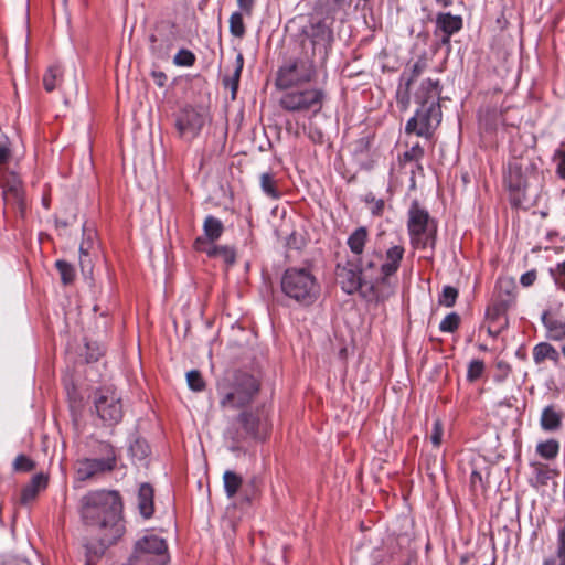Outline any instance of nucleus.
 Masks as SVG:
<instances>
[{
	"mask_svg": "<svg viewBox=\"0 0 565 565\" xmlns=\"http://www.w3.org/2000/svg\"><path fill=\"white\" fill-rule=\"evenodd\" d=\"M404 249H342L335 254V276L343 292L367 303H383L395 290L392 276Z\"/></svg>",
	"mask_w": 565,
	"mask_h": 565,
	"instance_id": "nucleus-1",
	"label": "nucleus"
},
{
	"mask_svg": "<svg viewBox=\"0 0 565 565\" xmlns=\"http://www.w3.org/2000/svg\"><path fill=\"white\" fill-rule=\"evenodd\" d=\"M122 499L116 490H92L81 498L79 514L85 525L99 530L98 545H86L88 555L99 557L125 533Z\"/></svg>",
	"mask_w": 565,
	"mask_h": 565,
	"instance_id": "nucleus-2",
	"label": "nucleus"
},
{
	"mask_svg": "<svg viewBox=\"0 0 565 565\" xmlns=\"http://www.w3.org/2000/svg\"><path fill=\"white\" fill-rule=\"evenodd\" d=\"M542 161L521 139H513L510 146V159L503 174L510 202L515 207L531 205L540 196L545 175Z\"/></svg>",
	"mask_w": 565,
	"mask_h": 565,
	"instance_id": "nucleus-3",
	"label": "nucleus"
},
{
	"mask_svg": "<svg viewBox=\"0 0 565 565\" xmlns=\"http://www.w3.org/2000/svg\"><path fill=\"white\" fill-rule=\"evenodd\" d=\"M320 63L309 55L306 41H301L299 54L287 57L278 67L275 77V86L278 90H288L313 82L318 76Z\"/></svg>",
	"mask_w": 565,
	"mask_h": 565,
	"instance_id": "nucleus-4",
	"label": "nucleus"
},
{
	"mask_svg": "<svg viewBox=\"0 0 565 565\" xmlns=\"http://www.w3.org/2000/svg\"><path fill=\"white\" fill-rule=\"evenodd\" d=\"M258 380L249 373L235 371L222 377L216 390L220 406L223 408H242L249 405L259 392Z\"/></svg>",
	"mask_w": 565,
	"mask_h": 565,
	"instance_id": "nucleus-5",
	"label": "nucleus"
},
{
	"mask_svg": "<svg viewBox=\"0 0 565 565\" xmlns=\"http://www.w3.org/2000/svg\"><path fill=\"white\" fill-rule=\"evenodd\" d=\"M280 285L282 292L302 307L313 305L320 295V285L307 267L287 268Z\"/></svg>",
	"mask_w": 565,
	"mask_h": 565,
	"instance_id": "nucleus-6",
	"label": "nucleus"
},
{
	"mask_svg": "<svg viewBox=\"0 0 565 565\" xmlns=\"http://www.w3.org/2000/svg\"><path fill=\"white\" fill-rule=\"evenodd\" d=\"M407 215V228L413 247H435L437 221L417 200L412 201Z\"/></svg>",
	"mask_w": 565,
	"mask_h": 565,
	"instance_id": "nucleus-7",
	"label": "nucleus"
},
{
	"mask_svg": "<svg viewBox=\"0 0 565 565\" xmlns=\"http://www.w3.org/2000/svg\"><path fill=\"white\" fill-rule=\"evenodd\" d=\"M301 34L309 47V55L317 58L321 66L326 65L332 44L334 42L333 30L324 20L311 22L302 29Z\"/></svg>",
	"mask_w": 565,
	"mask_h": 565,
	"instance_id": "nucleus-8",
	"label": "nucleus"
},
{
	"mask_svg": "<svg viewBox=\"0 0 565 565\" xmlns=\"http://www.w3.org/2000/svg\"><path fill=\"white\" fill-rule=\"evenodd\" d=\"M326 96V92L318 87L288 89L281 95L279 106L289 113L311 110L316 115L322 109Z\"/></svg>",
	"mask_w": 565,
	"mask_h": 565,
	"instance_id": "nucleus-9",
	"label": "nucleus"
},
{
	"mask_svg": "<svg viewBox=\"0 0 565 565\" xmlns=\"http://www.w3.org/2000/svg\"><path fill=\"white\" fill-rule=\"evenodd\" d=\"M95 413L105 426H115L124 417L120 393L113 386H104L93 394Z\"/></svg>",
	"mask_w": 565,
	"mask_h": 565,
	"instance_id": "nucleus-10",
	"label": "nucleus"
},
{
	"mask_svg": "<svg viewBox=\"0 0 565 565\" xmlns=\"http://www.w3.org/2000/svg\"><path fill=\"white\" fill-rule=\"evenodd\" d=\"M168 546L163 539L157 535H146L135 544L129 558L132 565H166Z\"/></svg>",
	"mask_w": 565,
	"mask_h": 565,
	"instance_id": "nucleus-11",
	"label": "nucleus"
},
{
	"mask_svg": "<svg viewBox=\"0 0 565 565\" xmlns=\"http://www.w3.org/2000/svg\"><path fill=\"white\" fill-rule=\"evenodd\" d=\"M441 120L439 103L428 106H419L415 115L408 119L405 126L406 134H415L418 137L429 138Z\"/></svg>",
	"mask_w": 565,
	"mask_h": 565,
	"instance_id": "nucleus-12",
	"label": "nucleus"
},
{
	"mask_svg": "<svg viewBox=\"0 0 565 565\" xmlns=\"http://www.w3.org/2000/svg\"><path fill=\"white\" fill-rule=\"evenodd\" d=\"M204 124V116L195 108L188 106L178 113L174 127L182 139L192 141L200 135Z\"/></svg>",
	"mask_w": 565,
	"mask_h": 565,
	"instance_id": "nucleus-13",
	"label": "nucleus"
},
{
	"mask_svg": "<svg viewBox=\"0 0 565 565\" xmlns=\"http://www.w3.org/2000/svg\"><path fill=\"white\" fill-rule=\"evenodd\" d=\"M115 470L108 461H103L96 458H82L75 463V480L85 482L98 476L111 472Z\"/></svg>",
	"mask_w": 565,
	"mask_h": 565,
	"instance_id": "nucleus-14",
	"label": "nucleus"
},
{
	"mask_svg": "<svg viewBox=\"0 0 565 565\" xmlns=\"http://www.w3.org/2000/svg\"><path fill=\"white\" fill-rule=\"evenodd\" d=\"M461 29L462 18L460 15H454L449 12H439L437 14L435 35L440 39L443 44H448L450 42L451 35Z\"/></svg>",
	"mask_w": 565,
	"mask_h": 565,
	"instance_id": "nucleus-15",
	"label": "nucleus"
},
{
	"mask_svg": "<svg viewBox=\"0 0 565 565\" xmlns=\"http://www.w3.org/2000/svg\"><path fill=\"white\" fill-rule=\"evenodd\" d=\"M516 291L518 288L512 278H499L495 284L492 301L509 311L515 306Z\"/></svg>",
	"mask_w": 565,
	"mask_h": 565,
	"instance_id": "nucleus-16",
	"label": "nucleus"
},
{
	"mask_svg": "<svg viewBox=\"0 0 565 565\" xmlns=\"http://www.w3.org/2000/svg\"><path fill=\"white\" fill-rule=\"evenodd\" d=\"M441 87L439 81L425 79L415 93V102L419 106H428L431 103H439Z\"/></svg>",
	"mask_w": 565,
	"mask_h": 565,
	"instance_id": "nucleus-17",
	"label": "nucleus"
},
{
	"mask_svg": "<svg viewBox=\"0 0 565 565\" xmlns=\"http://www.w3.org/2000/svg\"><path fill=\"white\" fill-rule=\"evenodd\" d=\"M173 34H151L149 36L151 54L159 60H168L173 49Z\"/></svg>",
	"mask_w": 565,
	"mask_h": 565,
	"instance_id": "nucleus-18",
	"label": "nucleus"
},
{
	"mask_svg": "<svg viewBox=\"0 0 565 565\" xmlns=\"http://www.w3.org/2000/svg\"><path fill=\"white\" fill-rule=\"evenodd\" d=\"M49 484V476L40 472L32 477L30 482L25 484L21 490L20 502L28 504L33 501L41 490L46 489Z\"/></svg>",
	"mask_w": 565,
	"mask_h": 565,
	"instance_id": "nucleus-19",
	"label": "nucleus"
},
{
	"mask_svg": "<svg viewBox=\"0 0 565 565\" xmlns=\"http://www.w3.org/2000/svg\"><path fill=\"white\" fill-rule=\"evenodd\" d=\"M4 202L8 207L19 213L20 217H24L26 203L24 192L19 184H11L4 190Z\"/></svg>",
	"mask_w": 565,
	"mask_h": 565,
	"instance_id": "nucleus-20",
	"label": "nucleus"
},
{
	"mask_svg": "<svg viewBox=\"0 0 565 565\" xmlns=\"http://www.w3.org/2000/svg\"><path fill=\"white\" fill-rule=\"evenodd\" d=\"M78 209L73 201H68L65 206L55 215L56 228L62 235V231L66 234V228L77 224Z\"/></svg>",
	"mask_w": 565,
	"mask_h": 565,
	"instance_id": "nucleus-21",
	"label": "nucleus"
},
{
	"mask_svg": "<svg viewBox=\"0 0 565 565\" xmlns=\"http://www.w3.org/2000/svg\"><path fill=\"white\" fill-rule=\"evenodd\" d=\"M154 491L151 484L142 483L138 491V509L145 519H150L154 512Z\"/></svg>",
	"mask_w": 565,
	"mask_h": 565,
	"instance_id": "nucleus-22",
	"label": "nucleus"
},
{
	"mask_svg": "<svg viewBox=\"0 0 565 565\" xmlns=\"http://www.w3.org/2000/svg\"><path fill=\"white\" fill-rule=\"evenodd\" d=\"M542 322L548 332L550 339H565V320L552 316L548 311H544L542 315Z\"/></svg>",
	"mask_w": 565,
	"mask_h": 565,
	"instance_id": "nucleus-23",
	"label": "nucleus"
},
{
	"mask_svg": "<svg viewBox=\"0 0 565 565\" xmlns=\"http://www.w3.org/2000/svg\"><path fill=\"white\" fill-rule=\"evenodd\" d=\"M237 422L242 427V435L244 437H259V418L250 412H242L237 416Z\"/></svg>",
	"mask_w": 565,
	"mask_h": 565,
	"instance_id": "nucleus-24",
	"label": "nucleus"
},
{
	"mask_svg": "<svg viewBox=\"0 0 565 565\" xmlns=\"http://www.w3.org/2000/svg\"><path fill=\"white\" fill-rule=\"evenodd\" d=\"M508 310L504 308L499 307L495 302H491L487 310H486V318L489 321V323L495 326L498 324V328L495 330V334H499L503 329L508 327V317H507Z\"/></svg>",
	"mask_w": 565,
	"mask_h": 565,
	"instance_id": "nucleus-25",
	"label": "nucleus"
},
{
	"mask_svg": "<svg viewBox=\"0 0 565 565\" xmlns=\"http://www.w3.org/2000/svg\"><path fill=\"white\" fill-rule=\"evenodd\" d=\"M533 360L535 364H542L545 360L557 363L559 360L558 351L547 342H540L533 348Z\"/></svg>",
	"mask_w": 565,
	"mask_h": 565,
	"instance_id": "nucleus-26",
	"label": "nucleus"
},
{
	"mask_svg": "<svg viewBox=\"0 0 565 565\" xmlns=\"http://www.w3.org/2000/svg\"><path fill=\"white\" fill-rule=\"evenodd\" d=\"M427 62L424 57L418 58L408 70H405L399 77V82L406 86H412L413 83L426 70Z\"/></svg>",
	"mask_w": 565,
	"mask_h": 565,
	"instance_id": "nucleus-27",
	"label": "nucleus"
},
{
	"mask_svg": "<svg viewBox=\"0 0 565 565\" xmlns=\"http://www.w3.org/2000/svg\"><path fill=\"white\" fill-rule=\"evenodd\" d=\"M93 451L97 458L103 461H108L111 467L116 468L117 466V455L114 446L108 441H98L96 446L93 448Z\"/></svg>",
	"mask_w": 565,
	"mask_h": 565,
	"instance_id": "nucleus-28",
	"label": "nucleus"
},
{
	"mask_svg": "<svg viewBox=\"0 0 565 565\" xmlns=\"http://www.w3.org/2000/svg\"><path fill=\"white\" fill-rule=\"evenodd\" d=\"M203 230L210 242L218 239L224 231L223 223L215 216L209 215L204 220Z\"/></svg>",
	"mask_w": 565,
	"mask_h": 565,
	"instance_id": "nucleus-29",
	"label": "nucleus"
},
{
	"mask_svg": "<svg viewBox=\"0 0 565 565\" xmlns=\"http://www.w3.org/2000/svg\"><path fill=\"white\" fill-rule=\"evenodd\" d=\"M561 415L554 409L553 406H547L543 409L541 416V426L544 430H556L561 426Z\"/></svg>",
	"mask_w": 565,
	"mask_h": 565,
	"instance_id": "nucleus-30",
	"label": "nucleus"
},
{
	"mask_svg": "<svg viewBox=\"0 0 565 565\" xmlns=\"http://www.w3.org/2000/svg\"><path fill=\"white\" fill-rule=\"evenodd\" d=\"M224 490L228 498H233L242 487L243 479L232 470H226L223 475Z\"/></svg>",
	"mask_w": 565,
	"mask_h": 565,
	"instance_id": "nucleus-31",
	"label": "nucleus"
},
{
	"mask_svg": "<svg viewBox=\"0 0 565 565\" xmlns=\"http://www.w3.org/2000/svg\"><path fill=\"white\" fill-rule=\"evenodd\" d=\"M262 191L271 199H279L281 193L277 188V181L271 172L260 174Z\"/></svg>",
	"mask_w": 565,
	"mask_h": 565,
	"instance_id": "nucleus-32",
	"label": "nucleus"
},
{
	"mask_svg": "<svg viewBox=\"0 0 565 565\" xmlns=\"http://www.w3.org/2000/svg\"><path fill=\"white\" fill-rule=\"evenodd\" d=\"M62 78V70L58 65H53L47 68L43 76V86L46 92H53Z\"/></svg>",
	"mask_w": 565,
	"mask_h": 565,
	"instance_id": "nucleus-33",
	"label": "nucleus"
},
{
	"mask_svg": "<svg viewBox=\"0 0 565 565\" xmlns=\"http://www.w3.org/2000/svg\"><path fill=\"white\" fill-rule=\"evenodd\" d=\"M343 0H317L315 3V12L319 15L331 17L341 7Z\"/></svg>",
	"mask_w": 565,
	"mask_h": 565,
	"instance_id": "nucleus-34",
	"label": "nucleus"
},
{
	"mask_svg": "<svg viewBox=\"0 0 565 565\" xmlns=\"http://www.w3.org/2000/svg\"><path fill=\"white\" fill-rule=\"evenodd\" d=\"M243 14V12L235 11L230 17V32L233 36L238 39H242L246 33Z\"/></svg>",
	"mask_w": 565,
	"mask_h": 565,
	"instance_id": "nucleus-35",
	"label": "nucleus"
},
{
	"mask_svg": "<svg viewBox=\"0 0 565 565\" xmlns=\"http://www.w3.org/2000/svg\"><path fill=\"white\" fill-rule=\"evenodd\" d=\"M559 450L558 441L555 439H548L546 441L540 443L536 447L537 454L547 460L554 459Z\"/></svg>",
	"mask_w": 565,
	"mask_h": 565,
	"instance_id": "nucleus-36",
	"label": "nucleus"
},
{
	"mask_svg": "<svg viewBox=\"0 0 565 565\" xmlns=\"http://www.w3.org/2000/svg\"><path fill=\"white\" fill-rule=\"evenodd\" d=\"M82 233L83 239L81 243V247H84V245H87V247H93L95 244L100 245V242L98 241L97 231L93 223H83Z\"/></svg>",
	"mask_w": 565,
	"mask_h": 565,
	"instance_id": "nucleus-37",
	"label": "nucleus"
},
{
	"mask_svg": "<svg viewBox=\"0 0 565 565\" xmlns=\"http://www.w3.org/2000/svg\"><path fill=\"white\" fill-rule=\"evenodd\" d=\"M458 295H459V291L457 288H455L452 286H445L443 288L441 294L439 295L438 303L446 308H451L455 306Z\"/></svg>",
	"mask_w": 565,
	"mask_h": 565,
	"instance_id": "nucleus-38",
	"label": "nucleus"
},
{
	"mask_svg": "<svg viewBox=\"0 0 565 565\" xmlns=\"http://www.w3.org/2000/svg\"><path fill=\"white\" fill-rule=\"evenodd\" d=\"M55 266L61 275L62 284H72L75 278V271L73 266L63 259L56 260Z\"/></svg>",
	"mask_w": 565,
	"mask_h": 565,
	"instance_id": "nucleus-39",
	"label": "nucleus"
},
{
	"mask_svg": "<svg viewBox=\"0 0 565 565\" xmlns=\"http://www.w3.org/2000/svg\"><path fill=\"white\" fill-rule=\"evenodd\" d=\"M460 316L457 312L448 313L439 323V330L441 332L452 333L460 324Z\"/></svg>",
	"mask_w": 565,
	"mask_h": 565,
	"instance_id": "nucleus-40",
	"label": "nucleus"
},
{
	"mask_svg": "<svg viewBox=\"0 0 565 565\" xmlns=\"http://www.w3.org/2000/svg\"><path fill=\"white\" fill-rule=\"evenodd\" d=\"M196 56L195 54L188 50V49H181L173 57V63L177 66H185L191 67L195 64Z\"/></svg>",
	"mask_w": 565,
	"mask_h": 565,
	"instance_id": "nucleus-41",
	"label": "nucleus"
},
{
	"mask_svg": "<svg viewBox=\"0 0 565 565\" xmlns=\"http://www.w3.org/2000/svg\"><path fill=\"white\" fill-rule=\"evenodd\" d=\"M186 382L189 387L194 392H202L205 388V381L198 370H191L186 373Z\"/></svg>",
	"mask_w": 565,
	"mask_h": 565,
	"instance_id": "nucleus-42",
	"label": "nucleus"
},
{
	"mask_svg": "<svg viewBox=\"0 0 565 565\" xmlns=\"http://www.w3.org/2000/svg\"><path fill=\"white\" fill-rule=\"evenodd\" d=\"M12 466L17 472H29L35 468V462L28 456L20 454L15 457Z\"/></svg>",
	"mask_w": 565,
	"mask_h": 565,
	"instance_id": "nucleus-43",
	"label": "nucleus"
},
{
	"mask_svg": "<svg viewBox=\"0 0 565 565\" xmlns=\"http://www.w3.org/2000/svg\"><path fill=\"white\" fill-rule=\"evenodd\" d=\"M364 202L370 205L371 213L374 216H382L384 213V200L376 199L372 192H369L364 196Z\"/></svg>",
	"mask_w": 565,
	"mask_h": 565,
	"instance_id": "nucleus-44",
	"label": "nucleus"
},
{
	"mask_svg": "<svg viewBox=\"0 0 565 565\" xmlns=\"http://www.w3.org/2000/svg\"><path fill=\"white\" fill-rule=\"evenodd\" d=\"M411 87L406 86L404 83L399 84V87L396 92V102L401 110H406L411 103Z\"/></svg>",
	"mask_w": 565,
	"mask_h": 565,
	"instance_id": "nucleus-45",
	"label": "nucleus"
},
{
	"mask_svg": "<svg viewBox=\"0 0 565 565\" xmlns=\"http://www.w3.org/2000/svg\"><path fill=\"white\" fill-rule=\"evenodd\" d=\"M367 237V231L365 227L356 228L348 238L349 247H364Z\"/></svg>",
	"mask_w": 565,
	"mask_h": 565,
	"instance_id": "nucleus-46",
	"label": "nucleus"
},
{
	"mask_svg": "<svg viewBox=\"0 0 565 565\" xmlns=\"http://www.w3.org/2000/svg\"><path fill=\"white\" fill-rule=\"evenodd\" d=\"M484 371V363L481 360H472L467 370V380L469 382H476L481 377Z\"/></svg>",
	"mask_w": 565,
	"mask_h": 565,
	"instance_id": "nucleus-47",
	"label": "nucleus"
},
{
	"mask_svg": "<svg viewBox=\"0 0 565 565\" xmlns=\"http://www.w3.org/2000/svg\"><path fill=\"white\" fill-rule=\"evenodd\" d=\"M553 161L556 163V174L559 179L565 180V146L562 145L555 150Z\"/></svg>",
	"mask_w": 565,
	"mask_h": 565,
	"instance_id": "nucleus-48",
	"label": "nucleus"
},
{
	"mask_svg": "<svg viewBox=\"0 0 565 565\" xmlns=\"http://www.w3.org/2000/svg\"><path fill=\"white\" fill-rule=\"evenodd\" d=\"M225 148V141L215 142L211 149H205L202 154V163L211 162L214 158H218Z\"/></svg>",
	"mask_w": 565,
	"mask_h": 565,
	"instance_id": "nucleus-49",
	"label": "nucleus"
},
{
	"mask_svg": "<svg viewBox=\"0 0 565 565\" xmlns=\"http://www.w3.org/2000/svg\"><path fill=\"white\" fill-rule=\"evenodd\" d=\"M241 73L239 71L238 72H234L232 76H225L223 78V85L224 87H228L231 89V98L232 100H235L236 99V95H237V90H238V87H239V79H241Z\"/></svg>",
	"mask_w": 565,
	"mask_h": 565,
	"instance_id": "nucleus-50",
	"label": "nucleus"
},
{
	"mask_svg": "<svg viewBox=\"0 0 565 565\" xmlns=\"http://www.w3.org/2000/svg\"><path fill=\"white\" fill-rule=\"evenodd\" d=\"M210 258L222 256L227 265L235 263L234 249H205Z\"/></svg>",
	"mask_w": 565,
	"mask_h": 565,
	"instance_id": "nucleus-51",
	"label": "nucleus"
},
{
	"mask_svg": "<svg viewBox=\"0 0 565 565\" xmlns=\"http://www.w3.org/2000/svg\"><path fill=\"white\" fill-rule=\"evenodd\" d=\"M103 354L104 351L97 343H86L85 359L87 363L97 362Z\"/></svg>",
	"mask_w": 565,
	"mask_h": 565,
	"instance_id": "nucleus-52",
	"label": "nucleus"
},
{
	"mask_svg": "<svg viewBox=\"0 0 565 565\" xmlns=\"http://www.w3.org/2000/svg\"><path fill=\"white\" fill-rule=\"evenodd\" d=\"M424 149L423 147H420L418 143H416L415 146H413L411 149H408L407 151H405L403 153V161L405 162H411V161H416L418 162L423 157H424Z\"/></svg>",
	"mask_w": 565,
	"mask_h": 565,
	"instance_id": "nucleus-53",
	"label": "nucleus"
},
{
	"mask_svg": "<svg viewBox=\"0 0 565 565\" xmlns=\"http://www.w3.org/2000/svg\"><path fill=\"white\" fill-rule=\"evenodd\" d=\"M498 118V111L495 109H492L487 110L486 115L480 118V121L487 130H494L497 127Z\"/></svg>",
	"mask_w": 565,
	"mask_h": 565,
	"instance_id": "nucleus-54",
	"label": "nucleus"
},
{
	"mask_svg": "<svg viewBox=\"0 0 565 565\" xmlns=\"http://www.w3.org/2000/svg\"><path fill=\"white\" fill-rule=\"evenodd\" d=\"M444 434V427L439 419H436L433 424V431L430 435V441L435 447H439Z\"/></svg>",
	"mask_w": 565,
	"mask_h": 565,
	"instance_id": "nucleus-55",
	"label": "nucleus"
},
{
	"mask_svg": "<svg viewBox=\"0 0 565 565\" xmlns=\"http://www.w3.org/2000/svg\"><path fill=\"white\" fill-rule=\"evenodd\" d=\"M551 274L554 277L555 282L565 288V260L558 263L555 268H551Z\"/></svg>",
	"mask_w": 565,
	"mask_h": 565,
	"instance_id": "nucleus-56",
	"label": "nucleus"
},
{
	"mask_svg": "<svg viewBox=\"0 0 565 565\" xmlns=\"http://www.w3.org/2000/svg\"><path fill=\"white\" fill-rule=\"evenodd\" d=\"M371 137H362L358 139L354 143V153H365L369 151L371 147Z\"/></svg>",
	"mask_w": 565,
	"mask_h": 565,
	"instance_id": "nucleus-57",
	"label": "nucleus"
},
{
	"mask_svg": "<svg viewBox=\"0 0 565 565\" xmlns=\"http://www.w3.org/2000/svg\"><path fill=\"white\" fill-rule=\"evenodd\" d=\"M147 449L148 446L140 440H136V443L130 446L131 454L134 456H137L139 459H142L143 457L147 456Z\"/></svg>",
	"mask_w": 565,
	"mask_h": 565,
	"instance_id": "nucleus-58",
	"label": "nucleus"
},
{
	"mask_svg": "<svg viewBox=\"0 0 565 565\" xmlns=\"http://www.w3.org/2000/svg\"><path fill=\"white\" fill-rule=\"evenodd\" d=\"M237 6L245 15L250 17L253 14L255 0H237Z\"/></svg>",
	"mask_w": 565,
	"mask_h": 565,
	"instance_id": "nucleus-59",
	"label": "nucleus"
},
{
	"mask_svg": "<svg viewBox=\"0 0 565 565\" xmlns=\"http://www.w3.org/2000/svg\"><path fill=\"white\" fill-rule=\"evenodd\" d=\"M11 156L10 149L8 147L7 138L0 140V164H4L9 161Z\"/></svg>",
	"mask_w": 565,
	"mask_h": 565,
	"instance_id": "nucleus-60",
	"label": "nucleus"
},
{
	"mask_svg": "<svg viewBox=\"0 0 565 565\" xmlns=\"http://www.w3.org/2000/svg\"><path fill=\"white\" fill-rule=\"evenodd\" d=\"M535 280H536V270L535 269L524 273L520 278V282L523 287L532 286Z\"/></svg>",
	"mask_w": 565,
	"mask_h": 565,
	"instance_id": "nucleus-61",
	"label": "nucleus"
},
{
	"mask_svg": "<svg viewBox=\"0 0 565 565\" xmlns=\"http://www.w3.org/2000/svg\"><path fill=\"white\" fill-rule=\"evenodd\" d=\"M152 79L154 81L156 85L158 87H164L166 86V83H167V75L164 72L162 71H157V70H153L151 73H150Z\"/></svg>",
	"mask_w": 565,
	"mask_h": 565,
	"instance_id": "nucleus-62",
	"label": "nucleus"
},
{
	"mask_svg": "<svg viewBox=\"0 0 565 565\" xmlns=\"http://www.w3.org/2000/svg\"><path fill=\"white\" fill-rule=\"evenodd\" d=\"M497 24H498V28L500 30H504L508 28L509 25V21L508 19L505 18V12L504 10L501 11L500 15L497 18Z\"/></svg>",
	"mask_w": 565,
	"mask_h": 565,
	"instance_id": "nucleus-63",
	"label": "nucleus"
},
{
	"mask_svg": "<svg viewBox=\"0 0 565 565\" xmlns=\"http://www.w3.org/2000/svg\"><path fill=\"white\" fill-rule=\"evenodd\" d=\"M543 565H565V559H559L550 556L543 561Z\"/></svg>",
	"mask_w": 565,
	"mask_h": 565,
	"instance_id": "nucleus-64",
	"label": "nucleus"
}]
</instances>
